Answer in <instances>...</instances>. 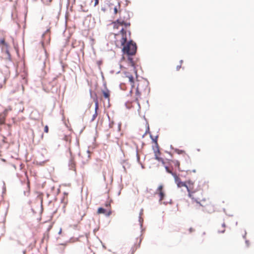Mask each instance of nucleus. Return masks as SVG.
<instances>
[{
  "instance_id": "f03ea898",
  "label": "nucleus",
  "mask_w": 254,
  "mask_h": 254,
  "mask_svg": "<svg viewBox=\"0 0 254 254\" xmlns=\"http://www.w3.org/2000/svg\"><path fill=\"white\" fill-rule=\"evenodd\" d=\"M155 194L158 196L160 205H170L172 204V199L167 196L164 184H160L158 185L155 190Z\"/></svg>"
},
{
  "instance_id": "f3484780",
  "label": "nucleus",
  "mask_w": 254,
  "mask_h": 254,
  "mask_svg": "<svg viewBox=\"0 0 254 254\" xmlns=\"http://www.w3.org/2000/svg\"><path fill=\"white\" fill-rule=\"evenodd\" d=\"M12 111V108L11 106H8V107H7L4 110V111L2 112L3 114H4L5 115H6L7 116V114H8V112L9 111Z\"/></svg>"
},
{
  "instance_id": "4be33fe9",
  "label": "nucleus",
  "mask_w": 254,
  "mask_h": 254,
  "mask_svg": "<svg viewBox=\"0 0 254 254\" xmlns=\"http://www.w3.org/2000/svg\"><path fill=\"white\" fill-rule=\"evenodd\" d=\"M223 227V229L222 230H219V233H224L225 232V223H223L222 225Z\"/></svg>"
},
{
  "instance_id": "0eeeda50",
  "label": "nucleus",
  "mask_w": 254,
  "mask_h": 254,
  "mask_svg": "<svg viewBox=\"0 0 254 254\" xmlns=\"http://www.w3.org/2000/svg\"><path fill=\"white\" fill-rule=\"evenodd\" d=\"M174 177L175 178V182L178 187L181 188L183 187H186L187 181L185 182H182L181 179L177 176V175H174Z\"/></svg>"
},
{
  "instance_id": "39448f33",
  "label": "nucleus",
  "mask_w": 254,
  "mask_h": 254,
  "mask_svg": "<svg viewBox=\"0 0 254 254\" xmlns=\"http://www.w3.org/2000/svg\"><path fill=\"white\" fill-rule=\"evenodd\" d=\"M153 141L155 143V146L153 147V151H154V153L155 158V159H156L157 160H158L159 161H161V162H163V159L162 158L159 157V156L160 155V152L159 150V145L157 143V139H153Z\"/></svg>"
},
{
  "instance_id": "2eb2a0df",
  "label": "nucleus",
  "mask_w": 254,
  "mask_h": 254,
  "mask_svg": "<svg viewBox=\"0 0 254 254\" xmlns=\"http://www.w3.org/2000/svg\"><path fill=\"white\" fill-rule=\"evenodd\" d=\"M141 89H140V87L139 86V85L138 84L136 87V93H135V95H136V97H135V100L136 101H138V99L140 97V95H141Z\"/></svg>"
},
{
  "instance_id": "9b49d317",
  "label": "nucleus",
  "mask_w": 254,
  "mask_h": 254,
  "mask_svg": "<svg viewBox=\"0 0 254 254\" xmlns=\"http://www.w3.org/2000/svg\"><path fill=\"white\" fill-rule=\"evenodd\" d=\"M170 164L172 167H174L175 168H177L179 170H180V162L179 161L176 160H171Z\"/></svg>"
},
{
  "instance_id": "ddd939ff",
  "label": "nucleus",
  "mask_w": 254,
  "mask_h": 254,
  "mask_svg": "<svg viewBox=\"0 0 254 254\" xmlns=\"http://www.w3.org/2000/svg\"><path fill=\"white\" fill-rule=\"evenodd\" d=\"M68 202V194L67 193H64V195L61 199V203L62 205L65 206L67 204Z\"/></svg>"
},
{
  "instance_id": "9d476101",
  "label": "nucleus",
  "mask_w": 254,
  "mask_h": 254,
  "mask_svg": "<svg viewBox=\"0 0 254 254\" xmlns=\"http://www.w3.org/2000/svg\"><path fill=\"white\" fill-rule=\"evenodd\" d=\"M117 23L121 25H124L125 27H129L130 26V23L127 21H124L122 20L121 19H118L117 20ZM116 24V22H115V26Z\"/></svg>"
},
{
  "instance_id": "f8f14e48",
  "label": "nucleus",
  "mask_w": 254,
  "mask_h": 254,
  "mask_svg": "<svg viewBox=\"0 0 254 254\" xmlns=\"http://www.w3.org/2000/svg\"><path fill=\"white\" fill-rule=\"evenodd\" d=\"M85 215V213L82 212V213L77 214L75 213L73 215L74 219H76V220L79 222H80L82 219L83 217Z\"/></svg>"
},
{
  "instance_id": "b1692460",
  "label": "nucleus",
  "mask_w": 254,
  "mask_h": 254,
  "mask_svg": "<svg viewBox=\"0 0 254 254\" xmlns=\"http://www.w3.org/2000/svg\"><path fill=\"white\" fill-rule=\"evenodd\" d=\"M6 126L8 127V128H9L8 134H11V125L10 124H7Z\"/></svg>"
},
{
  "instance_id": "bb28decb",
  "label": "nucleus",
  "mask_w": 254,
  "mask_h": 254,
  "mask_svg": "<svg viewBox=\"0 0 254 254\" xmlns=\"http://www.w3.org/2000/svg\"><path fill=\"white\" fill-rule=\"evenodd\" d=\"M96 111L97 110V109H98V105H97V103H96ZM97 114L96 113V115Z\"/></svg>"
},
{
  "instance_id": "6ab92c4d",
  "label": "nucleus",
  "mask_w": 254,
  "mask_h": 254,
  "mask_svg": "<svg viewBox=\"0 0 254 254\" xmlns=\"http://www.w3.org/2000/svg\"><path fill=\"white\" fill-rule=\"evenodd\" d=\"M6 43L4 38H0V46H2Z\"/></svg>"
},
{
  "instance_id": "f257e3e1",
  "label": "nucleus",
  "mask_w": 254,
  "mask_h": 254,
  "mask_svg": "<svg viewBox=\"0 0 254 254\" xmlns=\"http://www.w3.org/2000/svg\"><path fill=\"white\" fill-rule=\"evenodd\" d=\"M115 43L117 47L121 48L123 47V52L127 55H133L136 51V45L132 41L127 42V32L122 28L120 33L115 35Z\"/></svg>"
},
{
  "instance_id": "a878e982",
  "label": "nucleus",
  "mask_w": 254,
  "mask_h": 254,
  "mask_svg": "<svg viewBox=\"0 0 254 254\" xmlns=\"http://www.w3.org/2000/svg\"><path fill=\"white\" fill-rule=\"evenodd\" d=\"M189 230L190 232H192V231H194V230L192 228H190Z\"/></svg>"
},
{
  "instance_id": "423d86ee",
  "label": "nucleus",
  "mask_w": 254,
  "mask_h": 254,
  "mask_svg": "<svg viewBox=\"0 0 254 254\" xmlns=\"http://www.w3.org/2000/svg\"><path fill=\"white\" fill-rule=\"evenodd\" d=\"M70 159L68 162L69 169L72 171H76V163L74 159V157L72 155L71 151L70 148L68 149Z\"/></svg>"
},
{
  "instance_id": "5701e85b",
  "label": "nucleus",
  "mask_w": 254,
  "mask_h": 254,
  "mask_svg": "<svg viewBox=\"0 0 254 254\" xmlns=\"http://www.w3.org/2000/svg\"><path fill=\"white\" fill-rule=\"evenodd\" d=\"M44 132L46 133H48L49 132V127L47 125L44 127Z\"/></svg>"
},
{
  "instance_id": "412c9836",
  "label": "nucleus",
  "mask_w": 254,
  "mask_h": 254,
  "mask_svg": "<svg viewBox=\"0 0 254 254\" xmlns=\"http://www.w3.org/2000/svg\"><path fill=\"white\" fill-rule=\"evenodd\" d=\"M183 61L182 60L180 61V65H177V67H176L177 70H180V69L181 67V65H182V64L183 63Z\"/></svg>"
},
{
  "instance_id": "aec40b11",
  "label": "nucleus",
  "mask_w": 254,
  "mask_h": 254,
  "mask_svg": "<svg viewBox=\"0 0 254 254\" xmlns=\"http://www.w3.org/2000/svg\"><path fill=\"white\" fill-rule=\"evenodd\" d=\"M176 152L180 154H185V155H186L187 156H188L186 153H185V152L184 151V150H179V149H177L176 150Z\"/></svg>"
},
{
  "instance_id": "1a4fd4ad",
  "label": "nucleus",
  "mask_w": 254,
  "mask_h": 254,
  "mask_svg": "<svg viewBox=\"0 0 254 254\" xmlns=\"http://www.w3.org/2000/svg\"><path fill=\"white\" fill-rule=\"evenodd\" d=\"M101 92L103 94L105 98L108 99V100L109 99L110 91L107 89L105 85L104 88L101 90Z\"/></svg>"
},
{
  "instance_id": "20e7f679",
  "label": "nucleus",
  "mask_w": 254,
  "mask_h": 254,
  "mask_svg": "<svg viewBox=\"0 0 254 254\" xmlns=\"http://www.w3.org/2000/svg\"><path fill=\"white\" fill-rule=\"evenodd\" d=\"M187 190L188 191L189 196L192 199H195L196 201L200 200L201 197L196 196L195 195V193L197 191H200L201 195L202 194V190H201L200 188L194 189V183L190 180H189L187 181L186 185L185 187Z\"/></svg>"
},
{
  "instance_id": "393cba45",
  "label": "nucleus",
  "mask_w": 254,
  "mask_h": 254,
  "mask_svg": "<svg viewBox=\"0 0 254 254\" xmlns=\"http://www.w3.org/2000/svg\"><path fill=\"white\" fill-rule=\"evenodd\" d=\"M114 12L115 14H117L118 12V9L116 6L114 8Z\"/></svg>"
},
{
  "instance_id": "cd10ccee",
  "label": "nucleus",
  "mask_w": 254,
  "mask_h": 254,
  "mask_svg": "<svg viewBox=\"0 0 254 254\" xmlns=\"http://www.w3.org/2000/svg\"><path fill=\"white\" fill-rule=\"evenodd\" d=\"M110 205H111V204H106V206L108 207V206H110Z\"/></svg>"
},
{
  "instance_id": "dca6fc26",
  "label": "nucleus",
  "mask_w": 254,
  "mask_h": 254,
  "mask_svg": "<svg viewBox=\"0 0 254 254\" xmlns=\"http://www.w3.org/2000/svg\"><path fill=\"white\" fill-rule=\"evenodd\" d=\"M99 213H104L106 215L109 216L111 213L110 210L106 211L105 209L102 207H100L98 210Z\"/></svg>"
},
{
  "instance_id": "c85d7f7f",
  "label": "nucleus",
  "mask_w": 254,
  "mask_h": 254,
  "mask_svg": "<svg viewBox=\"0 0 254 254\" xmlns=\"http://www.w3.org/2000/svg\"><path fill=\"white\" fill-rule=\"evenodd\" d=\"M98 4V0H96V5Z\"/></svg>"
},
{
  "instance_id": "7ed1b4c3",
  "label": "nucleus",
  "mask_w": 254,
  "mask_h": 254,
  "mask_svg": "<svg viewBox=\"0 0 254 254\" xmlns=\"http://www.w3.org/2000/svg\"><path fill=\"white\" fill-rule=\"evenodd\" d=\"M49 195H44L41 192H35L31 200V204L37 206L49 205L51 202L49 199Z\"/></svg>"
},
{
  "instance_id": "4468645a",
  "label": "nucleus",
  "mask_w": 254,
  "mask_h": 254,
  "mask_svg": "<svg viewBox=\"0 0 254 254\" xmlns=\"http://www.w3.org/2000/svg\"><path fill=\"white\" fill-rule=\"evenodd\" d=\"M1 50H4L9 59H10V54L8 49V45L6 43L4 45L1 46Z\"/></svg>"
},
{
  "instance_id": "6e6552de",
  "label": "nucleus",
  "mask_w": 254,
  "mask_h": 254,
  "mask_svg": "<svg viewBox=\"0 0 254 254\" xmlns=\"http://www.w3.org/2000/svg\"><path fill=\"white\" fill-rule=\"evenodd\" d=\"M126 77L128 79L129 82L130 83V85L131 86V89H132L134 87V78H133V76L131 74H130L129 73L127 72V73H126ZM130 92V93L132 92V89H131Z\"/></svg>"
},
{
  "instance_id": "a211bd4d",
  "label": "nucleus",
  "mask_w": 254,
  "mask_h": 254,
  "mask_svg": "<svg viewBox=\"0 0 254 254\" xmlns=\"http://www.w3.org/2000/svg\"><path fill=\"white\" fill-rule=\"evenodd\" d=\"M165 169H166V171L168 173L171 174L173 176H174V175H176V173H173L171 169H170L168 167H165Z\"/></svg>"
}]
</instances>
